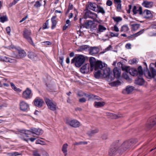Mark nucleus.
<instances>
[{"label":"nucleus","instance_id":"9","mask_svg":"<svg viewBox=\"0 0 156 156\" xmlns=\"http://www.w3.org/2000/svg\"><path fill=\"white\" fill-rule=\"evenodd\" d=\"M12 57L16 59H20L24 57L26 55V53L23 50H21L18 51V52H16L15 53H13L12 55Z\"/></svg>","mask_w":156,"mask_h":156},{"label":"nucleus","instance_id":"25","mask_svg":"<svg viewBox=\"0 0 156 156\" xmlns=\"http://www.w3.org/2000/svg\"><path fill=\"white\" fill-rule=\"evenodd\" d=\"M153 3L152 2L144 1L142 3V5L146 7L150 8L152 7L153 5Z\"/></svg>","mask_w":156,"mask_h":156},{"label":"nucleus","instance_id":"13","mask_svg":"<svg viewBox=\"0 0 156 156\" xmlns=\"http://www.w3.org/2000/svg\"><path fill=\"white\" fill-rule=\"evenodd\" d=\"M44 102L40 98H36L34 101V105L38 108H41Z\"/></svg>","mask_w":156,"mask_h":156},{"label":"nucleus","instance_id":"22","mask_svg":"<svg viewBox=\"0 0 156 156\" xmlns=\"http://www.w3.org/2000/svg\"><path fill=\"white\" fill-rule=\"evenodd\" d=\"M89 54L91 55L97 54L99 52V49L98 48L95 47H92L89 49Z\"/></svg>","mask_w":156,"mask_h":156},{"label":"nucleus","instance_id":"38","mask_svg":"<svg viewBox=\"0 0 156 156\" xmlns=\"http://www.w3.org/2000/svg\"><path fill=\"white\" fill-rule=\"evenodd\" d=\"M20 133L22 134H24L26 136L28 137V135L30 134L31 133V131L28 130H21L20 131Z\"/></svg>","mask_w":156,"mask_h":156},{"label":"nucleus","instance_id":"10","mask_svg":"<svg viewBox=\"0 0 156 156\" xmlns=\"http://www.w3.org/2000/svg\"><path fill=\"white\" fill-rule=\"evenodd\" d=\"M152 65H153V64H151L150 65V70L151 73L148 69H147L146 71L147 72V75L149 78H154L156 76V70L153 67H151Z\"/></svg>","mask_w":156,"mask_h":156},{"label":"nucleus","instance_id":"18","mask_svg":"<svg viewBox=\"0 0 156 156\" xmlns=\"http://www.w3.org/2000/svg\"><path fill=\"white\" fill-rule=\"evenodd\" d=\"M93 21L91 20H87L85 22L84 24L81 23L80 27L81 28L82 27H85L87 29H90L91 25L93 23Z\"/></svg>","mask_w":156,"mask_h":156},{"label":"nucleus","instance_id":"43","mask_svg":"<svg viewBox=\"0 0 156 156\" xmlns=\"http://www.w3.org/2000/svg\"><path fill=\"white\" fill-rule=\"evenodd\" d=\"M113 19L114 20V21L117 23H118L119 21H121L122 20V18L120 17H114L113 18Z\"/></svg>","mask_w":156,"mask_h":156},{"label":"nucleus","instance_id":"27","mask_svg":"<svg viewBox=\"0 0 156 156\" xmlns=\"http://www.w3.org/2000/svg\"><path fill=\"white\" fill-rule=\"evenodd\" d=\"M98 131V129H96L94 130H91L88 131L87 133L89 136H94L96 133H97Z\"/></svg>","mask_w":156,"mask_h":156},{"label":"nucleus","instance_id":"5","mask_svg":"<svg viewBox=\"0 0 156 156\" xmlns=\"http://www.w3.org/2000/svg\"><path fill=\"white\" fill-rule=\"evenodd\" d=\"M85 57L83 55H80L74 58L71 61V64L75 63V66L77 67H80L85 62Z\"/></svg>","mask_w":156,"mask_h":156},{"label":"nucleus","instance_id":"54","mask_svg":"<svg viewBox=\"0 0 156 156\" xmlns=\"http://www.w3.org/2000/svg\"><path fill=\"white\" fill-rule=\"evenodd\" d=\"M111 36L112 37H118L119 35V34L118 33H114L112 32H111L110 33Z\"/></svg>","mask_w":156,"mask_h":156},{"label":"nucleus","instance_id":"61","mask_svg":"<svg viewBox=\"0 0 156 156\" xmlns=\"http://www.w3.org/2000/svg\"><path fill=\"white\" fill-rule=\"evenodd\" d=\"M9 60L7 61L8 62H9L10 63H14L16 62V60L14 59L11 58H9Z\"/></svg>","mask_w":156,"mask_h":156},{"label":"nucleus","instance_id":"6","mask_svg":"<svg viewBox=\"0 0 156 156\" xmlns=\"http://www.w3.org/2000/svg\"><path fill=\"white\" fill-rule=\"evenodd\" d=\"M129 73L132 76H143L144 72L141 66H139L137 70L134 68H131L129 69Z\"/></svg>","mask_w":156,"mask_h":156},{"label":"nucleus","instance_id":"31","mask_svg":"<svg viewBox=\"0 0 156 156\" xmlns=\"http://www.w3.org/2000/svg\"><path fill=\"white\" fill-rule=\"evenodd\" d=\"M105 103L104 102H97L95 101L94 104V106L96 108H99L103 107Z\"/></svg>","mask_w":156,"mask_h":156},{"label":"nucleus","instance_id":"16","mask_svg":"<svg viewBox=\"0 0 156 156\" xmlns=\"http://www.w3.org/2000/svg\"><path fill=\"white\" fill-rule=\"evenodd\" d=\"M113 73L114 75H112V76L114 77V79L115 77L119 78L120 76L121 70L117 67L115 68L113 70Z\"/></svg>","mask_w":156,"mask_h":156},{"label":"nucleus","instance_id":"37","mask_svg":"<svg viewBox=\"0 0 156 156\" xmlns=\"http://www.w3.org/2000/svg\"><path fill=\"white\" fill-rule=\"evenodd\" d=\"M143 31H144V30H141L140 31L135 34L131 35V36L128 37V38L130 39V38L133 37H135L136 36H138V35H140L141 34L143 33Z\"/></svg>","mask_w":156,"mask_h":156},{"label":"nucleus","instance_id":"34","mask_svg":"<svg viewBox=\"0 0 156 156\" xmlns=\"http://www.w3.org/2000/svg\"><path fill=\"white\" fill-rule=\"evenodd\" d=\"M56 18V16H54L51 18V21L52 23L51 28L52 29H53L55 27L57 24V22L55 20Z\"/></svg>","mask_w":156,"mask_h":156},{"label":"nucleus","instance_id":"24","mask_svg":"<svg viewBox=\"0 0 156 156\" xmlns=\"http://www.w3.org/2000/svg\"><path fill=\"white\" fill-rule=\"evenodd\" d=\"M98 5L96 3L91 2H88V7L91 10L95 12L97 11L96 9Z\"/></svg>","mask_w":156,"mask_h":156},{"label":"nucleus","instance_id":"1","mask_svg":"<svg viewBox=\"0 0 156 156\" xmlns=\"http://www.w3.org/2000/svg\"><path fill=\"white\" fill-rule=\"evenodd\" d=\"M89 61L91 71L93 70L94 68V69L95 71L98 70L99 68H103L105 67V66L106 65L105 63H102L101 61H96L95 59L93 57L90 58Z\"/></svg>","mask_w":156,"mask_h":156},{"label":"nucleus","instance_id":"17","mask_svg":"<svg viewBox=\"0 0 156 156\" xmlns=\"http://www.w3.org/2000/svg\"><path fill=\"white\" fill-rule=\"evenodd\" d=\"M89 64H86L80 68L81 72L83 74L87 73L89 71Z\"/></svg>","mask_w":156,"mask_h":156},{"label":"nucleus","instance_id":"26","mask_svg":"<svg viewBox=\"0 0 156 156\" xmlns=\"http://www.w3.org/2000/svg\"><path fill=\"white\" fill-rule=\"evenodd\" d=\"M155 125H156V117L147 125V127L148 129H150Z\"/></svg>","mask_w":156,"mask_h":156},{"label":"nucleus","instance_id":"55","mask_svg":"<svg viewBox=\"0 0 156 156\" xmlns=\"http://www.w3.org/2000/svg\"><path fill=\"white\" fill-rule=\"evenodd\" d=\"M86 101V99L84 98H82L79 99V101L80 103L85 102Z\"/></svg>","mask_w":156,"mask_h":156},{"label":"nucleus","instance_id":"8","mask_svg":"<svg viewBox=\"0 0 156 156\" xmlns=\"http://www.w3.org/2000/svg\"><path fill=\"white\" fill-rule=\"evenodd\" d=\"M31 34V32L30 31L27 29H25L23 32V37L27 40L30 44L33 46H35L32 38L30 37Z\"/></svg>","mask_w":156,"mask_h":156},{"label":"nucleus","instance_id":"63","mask_svg":"<svg viewBox=\"0 0 156 156\" xmlns=\"http://www.w3.org/2000/svg\"><path fill=\"white\" fill-rule=\"evenodd\" d=\"M131 44L130 43L127 44L126 45V48L128 49L131 48Z\"/></svg>","mask_w":156,"mask_h":156},{"label":"nucleus","instance_id":"45","mask_svg":"<svg viewBox=\"0 0 156 156\" xmlns=\"http://www.w3.org/2000/svg\"><path fill=\"white\" fill-rule=\"evenodd\" d=\"M41 6V4L40 2L38 1H37L35 2V4L34 5V6L36 8H38Z\"/></svg>","mask_w":156,"mask_h":156},{"label":"nucleus","instance_id":"35","mask_svg":"<svg viewBox=\"0 0 156 156\" xmlns=\"http://www.w3.org/2000/svg\"><path fill=\"white\" fill-rule=\"evenodd\" d=\"M106 28L104 27L103 26L101 25H99L98 26V30L97 32L98 33L102 32L106 30Z\"/></svg>","mask_w":156,"mask_h":156},{"label":"nucleus","instance_id":"60","mask_svg":"<svg viewBox=\"0 0 156 156\" xmlns=\"http://www.w3.org/2000/svg\"><path fill=\"white\" fill-rule=\"evenodd\" d=\"M73 8V5L72 4H71L70 3H69V5L68 6V9L69 10H72Z\"/></svg>","mask_w":156,"mask_h":156},{"label":"nucleus","instance_id":"41","mask_svg":"<svg viewBox=\"0 0 156 156\" xmlns=\"http://www.w3.org/2000/svg\"><path fill=\"white\" fill-rule=\"evenodd\" d=\"M7 20L8 18L6 16H3L0 17V21L4 23Z\"/></svg>","mask_w":156,"mask_h":156},{"label":"nucleus","instance_id":"57","mask_svg":"<svg viewBox=\"0 0 156 156\" xmlns=\"http://www.w3.org/2000/svg\"><path fill=\"white\" fill-rule=\"evenodd\" d=\"M112 2L110 0H108L106 2V5L110 6L112 5Z\"/></svg>","mask_w":156,"mask_h":156},{"label":"nucleus","instance_id":"30","mask_svg":"<svg viewBox=\"0 0 156 156\" xmlns=\"http://www.w3.org/2000/svg\"><path fill=\"white\" fill-rule=\"evenodd\" d=\"M96 10L97 11H95L96 12H97L98 13H101L103 15H104L105 13V11L104 8L98 5Z\"/></svg>","mask_w":156,"mask_h":156},{"label":"nucleus","instance_id":"52","mask_svg":"<svg viewBox=\"0 0 156 156\" xmlns=\"http://www.w3.org/2000/svg\"><path fill=\"white\" fill-rule=\"evenodd\" d=\"M34 156H40V154L36 151H33Z\"/></svg>","mask_w":156,"mask_h":156},{"label":"nucleus","instance_id":"32","mask_svg":"<svg viewBox=\"0 0 156 156\" xmlns=\"http://www.w3.org/2000/svg\"><path fill=\"white\" fill-rule=\"evenodd\" d=\"M89 48V46L87 45H83L80 46L77 49V51H82L86 50Z\"/></svg>","mask_w":156,"mask_h":156},{"label":"nucleus","instance_id":"19","mask_svg":"<svg viewBox=\"0 0 156 156\" xmlns=\"http://www.w3.org/2000/svg\"><path fill=\"white\" fill-rule=\"evenodd\" d=\"M27 55L30 59L35 61L37 59V57L36 54L34 52L29 51L28 52Z\"/></svg>","mask_w":156,"mask_h":156},{"label":"nucleus","instance_id":"59","mask_svg":"<svg viewBox=\"0 0 156 156\" xmlns=\"http://www.w3.org/2000/svg\"><path fill=\"white\" fill-rule=\"evenodd\" d=\"M6 31L7 33V34H10V31H11V29H10V27H7L6 28Z\"/></svg>","mask_w":156,"mask_h":156},{"label":"nucleus","instance_id":"42","mask_svg":"<svg viewBox=\"0 0 156 156\" xmlns=\"http://www.w3.org/2000/svg\"><path fill=\"white\" fill-rule=\"evenodd\" d=\"M129 30V28L127 26H123L121 28L120 31L121 32H126Z\"/></svg>","mask_w":156,"mask_h":156},{"label":"nucleus","instance_id":"36","mask_svg":"<svg viewBox=\"0 0 156 156\" xmlns=\"http://www.w3.org/2000/svg\"><path fill=\"white\" fill-rule=\"evenodd\" d=\"M101 74V70L99 69L97 71L94 73V76L95 78L98 79L100 78Z\"/></svg>","mask_w":156,"mask_h":156},{"label":"nucleus","instance_id":"44","mask_svg":"<svg viewBox=\"0 0 156 156\" xmlns=\"http://www.w3.org/2000/svg\"><path fill=\"white\" fill-rule=\"evenodd\" d=\"M11 85L12 88L16 91L19 90V89H18L15 86V85L12 83H10Z\"/></svg>","mask_w":156,"mask_h":156},{"label":"nucleus","instance_id":"56","mask_svg":"<svg viewBox=\"0 0 156 156\" xmlns=\"http://www.w3.org/2000/svg\"><path fill=\"white\" fill-rule=\"evenodd\" d=\"M117 9L118 11L120 10L121 9V3H119L117 4Z\"/></svg>","mask_w":156,"mask_h":156},{"label":"nucleus","instance_id":"4","mask_svg":"<svg viewBox=\"0 0 156 156\" xmlns=\"http://www.w3.org/2000/svg\"><path fill=\"white\" fill-rule=\"evenodd\" d=\"M120 144L118 143L114 144L112 146L108 152L109 156H114L122 151L120 147Z\"/></svg>","mask_w":156,"mask_h":156},{"label":"nucleus","instance_id":"48","mask_svg":"<svg viewBox=\"0 0 156 156\" xmlns=\"http://www.w3.org/2000/svg\"><path fill=\"white\" fill-rule=\"evenodd\" d=\"M128 73H123V77L126 79L128 80L129 79V77L127 74Z\"/></svg>","mask_w":156,"mask_h":156},{"label":"nucleus","instance_id":"58","mask_svg":"<svg viewBox=\"0 0 156 156\" xmlns=\"http://www.w3.org/2000/svg\"><path fill=\"white\" fill-rule=\"evenodd\" d=\"M19 0H14L13 2L9 5L11 7L12 5H15Z\"/></svg>","mask_w":156,"mask_h":156},{"label":"nucleus","instance_id":"51","mask_svg":"<svg viewBox=\"0 0 156 156\" xmlns=\"http://www.w3.org/2000/svg\"><path fill=\"white\" fill-rule=\"evenodd\" d=\"M136 6H134L133 7V12L134 14H136V13H137V12H136Z\"/></svg>","mask_w":156,"mask_h":156},{"label":"nucleus","instance_id":"50","mask_svg":"<svg viewBox=\"0 0 156 156\" xmlns=\"http://www.w3.org/2000/svg\"><path fill=\"white\" fill-rule=\"evenodd\" d=\"M122 69L123 71H125V73H128L129 72V68L128 67H122Z\"/></svg>","mask_w":156,"mask_h":156},{"label":"nucleus","instance_id":"28","mask_svg":"<svg viewBox=\"0 0 156 156\" xmlns=\"http://www.w3.org/2000/svg\"><path fill=\"white\" fill-rule=\"evenodd\" d=\"M144 13L146 15L145 16V18L148 19L151 18L152 15L150 11L148 10H145L144 11Z\"/></svg>","mask_w":156,"mask_h":156},{"label":"nucleus","instance_id":"53","mask_svg":"<svg viewBox=\"0 0 156 156\" xmlns=\"http://www.w3.org/2000/svg\"><path fill=\"white\" fill-rule=\"evenodd\" d=\"M59 62L61 64V65H62V63L64 59V57L63 56H61L60 57H59Z\"/></svg>","mask_w":156,"mask_h":156},{"label":"nucleus","instance_id":"12","mask_svg":"<svg viewBox=\"0 0 156 156\" xmlns=\"http://www.w3.org/2000/svg\"><path fill=\"white\" fill-rule=\"evenodd\" d=\"M66 123L74 128L78 127L80 126V122L75 119L67 120L66 121Z\"/></svg>","mask_w":156,"mask_h":156},{"label":"nucleus","instance_id":"64","mask_svg":"<svg viewBox=\"0 0 156 156\" xmlns=\"http://www.w3.org/2000/svg\"><path fill=\"white\" fill-rule=\"evenodd\" d=\"M113 30L116 32H118L119 31V29L116 25L114 26Z\"/></svg>","mask_w":156,"mask_h":156},{"label":"nucleus","instance_id":"14","mask_svg":"<svg viewBox=\"0 0 156 156\" xmlns=\"http://www.w3.org/2000/svg\"><path fill=\"white\" fill-rule=\"evenodd\" d=\"M31 93V90L29 88L24 91L23 93V97L24 98L27 99L30 98V95Z\"/></svg>","mask_w":156,"mask_h":156},{"label":"nucleus","instance_id":"3","mask_svg":"<svg viewBox=\"0 0 156 156\" xmlns=\"http://www.w3.org/2000/svg\"><path fill=\"white\" fill-rule=\"evenodd\" d=\"M137 142V139H132L125 141L122 144H120V147L121 149L122 150V151H123L130 148L132 146L135 144Z\"/></svg>","mask_w":156,"mask_h":156},{"label":"nucleus","instance_id":"15","mask_svg":"<svg viewBox=\"0 0 156 156\" xmlns=\"http://www.w3.org/2000/svg\"><path fill=\"white\" fill-rule=\"evenodd\" d=\"M20 110L23 111L26 110L29 107L28 105L23 101H20Z\"/></svg>","mask_w":156,"mask_h":156},{"label":"nucleus","instance_id":"21","mask_svg":"<svg viewBox=\"0 0 156 156\" xmlns=\"http://www.w3.org/2000/svg\"><path fill=\"white\" fill-rule=\"evenodd\" d=\"M142 76H138V78L137 80H135V83L138 85H142L144 84V80L142 78Z\"/></svg>","mask_w":156,"mask_h":156},{"label":"nucleus","instance_id":"62","mask_svg":"<svg viewBox=\"0 0 156 156\" xmlns=\"http://www.w3.org/2000/svg\"><path fill=\"white\" fill-rule=\"evenodd\" d=\"M121 116L113 114L112 119H117L121 117Z\"/></svg>","mask_w":156,"mask_h":156},{"label":"nucleus","instance_id":"2","mask_svg":"<svg viewBox=\"0 0 156 156\" xmlns=\"http://www.w3.org/2000/svg\"><path fill=\"white\" fill-rule=\"evenodd\" d=\"M105 65V67L101 69L99 68L101 71V74H102V77L103 78H106V80L108 82H111L114 80V77H112V74L111 73L110 69L109 68H106Z\"/></svg>","mask_w":156,"mask_h":156},{"label":"nucleus","instance_id":"40","mask_svg":"<svg viewBox=\"0 0 156 156\" xmlns=\"http://www.w3.org/2000/svg\"><path fill=\"white\" fill-rule=\"evenodd\" d=\"M97 24L94 23L93 21L92 24L91 25L90 27L91 31H93L94 30H95L97 29Z\"/></svg>","mask_w":156,"mask_h":156},{"label":"nucleus","instance_id":"7","mask_svg":"<svg viewBox=\"0 0 156 156\" xmlns=\"http://www.w3.org/2000/svg\"><path fill=\"white\" fill-rule=\"evenodd\" d=\"M44 100L49 109L52 111L56 110L57 108L56 103L46 98H44Z\"/></svg>","mask_w":156,"mask_h":156},{"label":"nucleus","instance_id":"47","mask_svg":"<svg viewBox=\"0 0 156 156\" xmlns=\"http://www.w3.org/2000/svg\"><path fill=\"white\" fill-rule=\"evenodd\" d=\"M118 81H114L110 83V85L112 86H116L118 85Z\"/></svg>","mask_w":156,"mask_h":156},{"label":"nucleus","instance_id":"11","mask_svg":"<svg viewBox=\"0 0 156 156\" xmlns=\"http://www.w3.org/2000/svg\"><path fill=\"white\" fill-rule=\"evenodd\" d=\"M87 11L85 13L84 17L86 19L87 18L94 19L98 17V15L96 13L93 12L87 9Z\"/></svg>","mask_w":156,"mask_h":156},{"label":"nucleus","instance_id":"33","mask_svg":"<svg viewBox=\"0 0 156 156\" xmlns=\"http://www.w3.org/2000/svg\"><path fill=\"white\" fill-rule=\"evenodd\" d=\"M68 145L67 144H64L62 148V151L64 154L65 156H66L67 155V148Z\"/></svg>","mask_w":156,"mask_h":156},{"label":"nucleus","instance_id":"46","mask_svg":"<svg viewBox=\"0 0 156 156\" xmlns=\"http://www.w3.org/2000/svg\"><path fill=\"white\" fill-rule=\"evenodd\" d=\"M12 156H16L21 154V153H18L17 152H12L10 154Z\"/></svg>","mask_w":156,"mask_h":156},{"label":"nucleus","instance_id":"23","mask_svg":"<svg viewBox=\"0 0 156 156\" xmlns=\"http://www.w3.org/2000/svg\"><path fill=\"white\" fill-rule=\"evenodd\" d=\"M133 90L134 87L133 86H128L126 87L125 89L122 91V93L129 94L131 93Z\"/></svg>","mask_w":156,"mask_h":156},{"label":"nucleus","instance_id":"20","mask_svg":"<svg viewBox=\"0 0 156 156\" xmlns=\"http://www.w3.org/2000/svg\"><path fill=\"white\" fill-rule=\"evenodd\" d=\"M31 129L32 131H31V133L33 134H35L37 135H41L43 133V130L42 129H40L39 128Z\"/></svg>","mask_w":156,"mask_h":156},{"label":"nucleus","instance_id":"39","mask_svg":"<svg viewBox=\"0 0 156 156\" xmlns=\"http://www.w3.org/2000/svg\"><path fill=\"white\" fill-rule=\"evenodd\" d=\"M140 26V25L138 24H134L132 25V30L133 31H135L139 28Z\"/></svg>","mask_w":156,"mask_h":156},{"label":"nucleus","instance_id":"49","mask_svg":"<svg viewBox=\"0 0 156 156\" xmlns=\"http://www.w3.org/2000/svg\"><path fill=\"white\" fill-rule=\"evenodd\" d=\"M44 141H42L40 140H37L36 142V144H44Z\"/></svg>","mask_w":156,"mask_h":156},{"label":"nucleus","instance_id":"29","mask_svg":"<svg viewBox=\"0 0 156 156\" xmlns=\"http://www.w3.org/2000/svg\"><path fill=\"white\" fill-rule=\"evenodd\" d=\"M85 95L87 97H89V99H93L94 100H101V98L97 96H95L93 94H87L86 95V94H85Z\"/></svg>","mask_w":156,"mask_h":156}]
</instances>
